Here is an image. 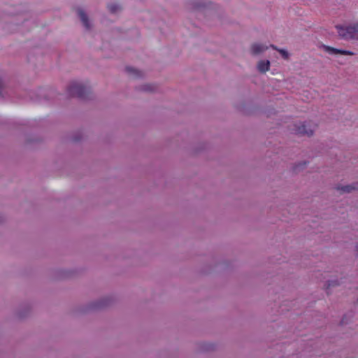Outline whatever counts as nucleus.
<instances>
[{
  "instance_id": "obj_1",
  "label": "nucleus",
  "mask_w": 358,
  "mask_h": 358,
  "mask_svg": "<svg viewBox=\"0 0 358 358\" xmlns=\"http://www.w3.org/2000/svg\"><path fill=\"white\" fill-rule=\"evenodd\" d=\"M92 89L87 80H71L66 86V92L69 96L85 99L91 94Z\"/></svg>"
},
{
  "instance_id": "obj_2",
  "label": "nucleus",
  "mask_w": 358,
  "mask_h": 358,
  "mask_svg": "<svg viewBox=\"0 0 358 358\" xmlns=\"http://www.w3.org/2000/svg\"><path fill=\"white\" fill-rule=\"evenodd\" d=\"M336 29L338 36L342 38L358 41V22L348 25H336Z\"/></svg>"
},
{
  "instance_id": "obj_3",
  "label": "nucleus",
  "mask_w": 358,
  "mask_h": 358,
  "mask_svg": "<svg viewBox=\"0 0 358 358\" xmlns=\"http://www.w3.org/2000/svg\"><path fill=\"white\" fill-rule=\"evenodd\" d=\"M317 125L311 122H299L293 125L292 130L298 135L310 136Z\"/></svg>"
},
{
  "instance_id": "obj_4",
  "label": "nucleus",
  "mask_w": 358,
  "mask_h": 358,
  "mask_svg": "<svg viewBox=\"0 0 358 358\" xmlns=\"http://www.w3.org/2000/svg\"><path fill=\"white\" fill-rule=\"evenodd\" d=\"M115 301V298L112 295H107L87 304V308L91 310H99L109 307Z\"/></svg>"
},
{
  "instance_id": "obj_5",
  "label": "nucleus",
  "mask_w": 358,
  "mask_h": 358,
  "mask_svg": "<svg viewBox=\"0 0 358 358\" xmlns=\"http://www.w3.org/2000/svg\"><path fill=\"white\" fill-rule=\"evenodd\" d=\"M217 343L211 341H201L197 343L196 349L200 352L209 353L215 352L217 350Z\"/></svg>"
},
{
  "instance_id": "obj_6",
  "label": "nucleus",
  "mask_w": 358,
  "mask_h": 358,
  "mask_svg": "<svg viewBox=\"0 0 358 358\" xmlns=\"http://www.w3.org/2000/svg\"><path fill=\"white\" fill-rule=\"evenodd\" d=\"M76 12L85 30L91 31L93 25L86 12L81 8H76Z\"/></svg>"
},
{
  "instance_id": "obj_7",
  "label": "nucleus",
  "mask_w": 358,
  "mask_h": 358,
  "mask_svg": "<svg viewBox=\"0 0 358 358\" xmlns=\"http://www.w3.org/2000/svg\"><path fill=\"white\" fill-rule=\"evenodd\" d=\"M31 304L26 303L20 305L15 313V315L20 320L27 317L31 313Z\"/></svg>"
},
{
  "instance_id": "obj_8",
  "label": "nucleus",
  "mask_w": 358,
  "mask_h": 358,
  "mask_svg": "<svg viewBox=\"0 0 358 358\" xmlns=\"http://www.w3.org/2000/svg\"><path fill=\"white\" fill-rule=\"evenodd\" d=\"M268 48V46L264 43H254L250 45V54L254 56H258L264 53Z\"/></svg>"
},
{
  "instance_id": "obj_9",
  "label": "nucleus",
  "mask_w": 358,
  "mask_h": 358,
  "mask_svg": "<svg viewBox=\"0 0 358 358\" xmlns=\"http://www.w3.org/2000/svg\"><path fill=\"white\" fill-rule=\"evenodd\" d=\"M322 48L325 52L331 55H354V52L351 51L339 50L325 45H322Z\"/></svg>"
},
{
  "instance_id": "obj_10",
  "label": "nucleus",
  "mask_w": 358,
  "mask_h": 358,
  "mask_svg": "<svg viewBox=\"0 0 358 358\" xmlns=\"http://www.w3.org/2000/svg\"><path fill=\"white\" fill-rule=\"evenodd\" d=\"M336 189L340 191L341 193H350L358 190V182H353L347 185H337Z\"/></svg>"
},
{
  "instance_id": "obj_11",
  "label": "nucleus",
  "mask_w": 358,
  "mask_h": 358,
  "mask_svg": "<svg viewBox=\"0 0 358 358\" xmlns=\"http://www.w3.org/2000/svg\"><path fill=\"white\" fill-rule=\"evenodd\" d=\"M271 63L268 60H260L257 62V69L261 73H265L270 69Z\"/></svg>"
},
{
  "instance_id": "obj_12",
  "label": "nucleus",
  "mask_w": 358,
  "mask_h": 358,
  "mask_svg": "<svg viewBox=\"0 0 358 358\" xmlns=\"http://www.w3.org/2000/svg\"><path fill=\"white\" fill-rule=\"evenodd\" d=\"M107 8L111 14H116L122 10V6L117 2L108 3Z\"/></svg>"
},
{
  "instance_id": "obj_13",
  "label": "nucleus",
  "mask_w": 358,
  "mask_h": 358,
  "mask_svg": "<svg viewBox=\"0 0 358 358\" xmlns=\"http://www.w3.org/2000/svg\"><path fill=\"white\" fill-rule=\"evenodd\" d=\"M127 72L134 78L141 77L142 76V73L138 69L133 67H127Z\"/></svg>"
},
{
  "instance_id": "obj_14",
  "label": "nucleus",
  "mask_w": 358,
  "mask_h": 358,
  "mask_svg": "<svg viewBox=\"0 0 358 358\" xmlns=\"http://www.w3.org/2000/svg\"><path fill=\"white\" fill-rule=\"evenodd\" d=\"M270 47L271 48H273V50H277L280 55L281 56L285 59H289V53L286 50H284V49H279L275 45H271Z\"/></svg>"
},
{
  "instance_id": "obj_15",
  "label": "nucleus",
  "mask_w": 358,
  "mask_h": 358,
  "mask_svg": "<svg viewBox=\"0 0 358 358\" xmlns=\"http://www.w3.org/2000/svg\"><path fill=\"white\" fill-rule=\"evenodd\" d=\"M340 285V282L338 280H328L327 282H326V287L327 289H329V288H331V287H337Z\"/></svg>"
},
{
  "instance_id": "obj_16",
  "label": "nucleus",
  "mask_w": 358,
  "mask_h": 358,
  "mask_svg": "<svg viewBox=\"0 0 358 358\" xmlns=\"http://www.w3.org/2000/svg\"><path fill=\"white\" fill-rule=\"evenodd\" d=\"M41 141V139L38 138H31V137H28L26 140V143L27 144H33L34 143H38Z\"/></svg>"
},
{
  "instance_id": "obj_17",
  "label": "nucleus",
  "mask_w": 358,
  "mask_h": 358,
  "mask_svg": "<svg viewBox=\"0 0 358 358\" xmlns=\"http://www.w3.org/2000/svg\"><path fill=\"white\" fill-rule=\"evenodd\" d=\"M155 89V87L152 85L147 84L143 86V90L148 92H152L154 91Z\"/></svg>"
},
{
  "instance_id": "obj_18",
  "label": "nucleus",
  "mask_w": 358,
  "mask_h": 358,
  "mask_svg": "<svg viewBox=\"0 0 358 358\" xmlns=\"http://www.w3.org/2000/svg\"><path fill=\"white\" fill-rule=\"evenodd\" d=\"M193 5L195 6V7H200V6H203V3L199 1V0H196V1H194L193 2Z\"/></svg>"
},
{
  "instance_id": "obj_19",
  "label": "nucleus",
  "mask_w": 358,
  "mask_h": 358,
  "mask_svg": "<svg viewBox=\"0 0 358 358\" xmlns=\"http://www.w3.org/2000/svg\"><path fill=\"white\" fill-rule=\"evenodd\" d=\"M3 81H2L1 78H0V96L1 97H3V93L1 91V88L3 87Z\"/></svg>"
},
{
  "instance_id": "obj_20",
  "label": "nucleus",
  "mask_w": 358,
  "mask_h": 358,
  "mask_svg": "<svg viewBox=\"0 0 358 358\" xmlns=\"http://www.w3.org/2000/svg\"><path fill=\"white\" fill-rule=\"evenodd\" d=\"M355 251L356 252V255L358 256V242L356 243L355 245Z\"/></svg>"
},
{
  "instance_id": "obj_21",
  "label": "nucleus",
  "mask_w": 358,
  "mask_h": 358,
  "mask_svg": "<svg viewBox=\"0 0 358 358\" xmlns=\"http://www.w3.org/2000/svg\"><path fill=\"white\" fill-rule=\"evenodd\" d=\"M3 220H4L3 217L0 215V223L3 222Z\"/></svg>"
},
{
  "instance_id": "obj_22",
  "label": "nucleus",
  "mask_w": 358,
  "mask_h": 358,
  "mask_svg": "<svg viewBox=\"0 0 358 358\" xmlns=\"http://www.w3.org/2000/svg\"><path fill=\"white\" fill-rule=\"evenodd\" d=\"M67 276H68V275H67V274H66V273H64V274H62V277H63V278H64V277H67Z\"/></svg>"
},
{
  "instance_id": "obj_23",
  "label": "nucleus",
  "mask_w": 358,
  "mask_h": 358,
  "mask_svg": "<svg viewBox=\"0 0 358 358\" xmlns=\"http://www.w3.org/2000/svg\"><path fill=\"white\" fill-rule=\"evenodd\" d=\"M205 147H206V146H205V145H204V144H202V146H201V150H203V149H204V148H205Z\"/></svg>"
},
{
  "instance_id": "obj_24",
  "label": "nucleus",
  "mask_w": 358,
  "mask_h": 358,
  "mask_svg": "<svg viewBox=\"0 0 358 358\" xmlns=\"http://www.w3.org/2000/svg\"><path fill=\"white\" fill-rule=\"evenodd\" d=\"M357 303H358V298H357Z\"/></svg>"
}]
</instances>
